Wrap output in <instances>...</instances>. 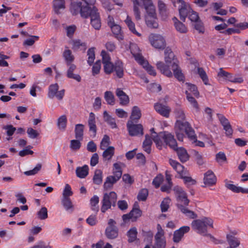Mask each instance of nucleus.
Segmentation results:
<instances>
[{
    "label": "nucleus",
    "mask_w": 248,
    "mask_h": 248,
    "mask_svg": "<svg viewBox=\"0 0 248 248\" xmlns=\"http://www.w3.org/2000/svg\"><path fill=\"white\" fill-rule=\"evenodd\" d=\"M174 26L178 32L181 33H185L187 32V29L186 26L181 22L179 21L176 17L172 18Z\"/></svg>",
    "instance_id": "473e14b6"
},
{
    "label": "nucleus",
    "mask_w": 248,
    "mask_h": 248,
    "mask_svg": "<svg viewBox=\"0 0 248 248\" xmlns=\"http://www.w3.org/2000/svg\"><path fill=\"white\" fill-rule=\"evenodd\" d=\"M99 197L96 196H93L90 200V204L91 206V209L92 210L97 212L99 208L98 204L99 203Z\"/></svg>",
    "instance_id": "864d4df0"
},
{
    "label": "nucleus",
    "mask_w": 248,
    "mask_h": 248,
    "mask_svg": "<svg viewBox=\"0 0 248 248\" xmlns=\"http://www.w3.org/2000/svg\"><path fill=\"white\" fill-rule=\"evenodd\" d=\"M106 235L108 239H114L118 235L117 227H108L106 229Z\"/></svg>",
    "instance_id": "72a5a7b5"
},
{
    "label": "nucleus",
    "mask_w": 248,
    "mask_h": 248,
    "mask_svg": "<svg viewBox=\"0 0 248 248\" xmlns=\"http://www.w3.org/2000/svg\"><path fill=\"white\" fill-rule=\"evenodd\" d=\"M133 4V12L136 20L141 19L140 7L144 5L147 0H131Z\"/></svg>",
    "instance_id": "a211bd4d"
},
{
    "label": "nucleus",
    "mask_w": 248,
    "mask_h": 248,
    "mask_svg": "<svg viewBox=\"0 0 248 248\" xmlns=\"http://www.w3.org/2000/svg\"><path fill=\"white\" fill-rule=\"evenodd\" d=\"M124 66L122 62L120 61H117L115 62L114 66L113 71H115L116 75L119 78H122L124 76Z\"/></svg>",
    "instance_id": "2f4dec72"
},
{
    "label": "nucleus",
    "mask_w": 248,
    "mask_h": 248,
    "mask_svg": "<svg viewBox=\"0 0 248 248\" xmlns=\"http://www.w3.org/2000/svg\"><path fill=\"white\" fill-rule=\"evenodd\" d=\"M63 57L66 61V64L72 63V62L74 60V57L72 54L71 51L69 49H66L64 51L63 53Z\"/></svg>",
    "instance_id": "603ef678"
},
{
    "label": "nucleus",
    "mask_w": 248,
    "mask_h": 248,
    "mask_svg": "<svg viewBox=\"0 0 248 248\" xmlns=\"http://www.w3.org/2000/svg\"><path fill=\"white\" fill-rule=\"evenodd\" d=\"M87 18L90 17V23L92 26L96 30L100 29L101 21L100 14L97 8L95 6L91 7L88 12Z\"/></svg>",
    "instance_id": "1a4fd4ad"
},
{
    "label": "nucleus",
    "mask_w": 248,
    "mask_h": 248,
    "mask_svg": "<svg viewBox=\"0 0 248 248\" xmlns=\"http://www.w3.org/2000/svg\"><path fill=\"white\" fill-rule=\"evenodd\" d=\"M154 108L161 115L166 118L169 117L171 109L169 106L156 103L154 105Z\"/></svg>",
    "instance_id": "dca6fc26"
},
{
    "label": "nucleus",
    "mask_w": 248,
    "mask_h": 248,
    "mask_svg": "<svg viewBox=\"0 0 248 248\" xmlns=\"http://www.w3.org/2000/svg\"><path fill=\"white\" fill-rule=\"evenodd\" d=\"M157 68L167 77L171 78L173 75L179 81H184L185 78L178 65V61L175 58L173 53L170 49L165 51V62H158L156 63Z\"/></svg>",
    "instance_id": "f257e3e1"
},
{
    "label": "nucleus",
    "mask_w": 248,
    "mask_h": 248,
    "mask_svg": "<svg viewBox=\"0 0 248 248\" xmlns=\"http://www.w3.org/2000/svg\"><path fill=\"white\" fill-rule=\"evenodd\" d=\"M84 125L82 124H77L75 125V138L78 140H82L83 137Z\"/></svg>",
    "instance_id": "e433bc0d"
},
{
    "label": "nucleus",
    "mask_w": 248,
    "mask_h": 248,
    "mask_svg": "<svg viewBox=\"0 0 248 248\" xmlns=\"http://www.w3.org/2000/svg\"><path fill=\"white\" fill-rule=\"evenodd\" d=\"M93 182L96 185H100L103 180V172L100 170H96L93 177Z\"/></svg>",
    "instance_id": "49530a36"
},
{
    "label": "nucleus",
    "mask_w": 248,
    "mask_h": 248,
    "mask_svg": "<svg viewBox=\"0 0 248 248\" xmlns=\"http://www.w3.org/2000/svg\"><path fill=\"white\" fill-rule=\"evenodd\" d=\"M129 48L135 60L139 63L145 59L142 56L140 50L137 44L134 43L130 44Z\"/></svg>",
    "instance_id": "6ab92c4d"
},
{
    "label": "nucleus",
    "mask_w": 248,
    "mask_h": 248,
    "mask_svg": "<svg viewBox=\"0 0 248 248\" xmlns=\"http://www.w3.org/2000/svg\"><path fill=\"white\" fill-rule=\"evenodd\" d=\"M216 160L219 165H222L227 162L225 154L222 152H218L216 155Z\"/></svg>",
    "instance_id": "6e6d98bb"
},
{
    "label": "nucleus",
    "mask_w": 248,
    "mask_h": 248,
    "mask_svg": "<svg viewBox=\"0 0 248 248\" xmlns=\"http://www.w3.org/2000/svg\"><path fill=\"white\" fill-rule=\"evenodd\" d=\"M231 75V74L226 72L223 70L222 68H220L219 72H218L217 77L219 78H223L224 79L229 80Z\"/></svg>",
    "instance_id": "e2e57ef3"
},
{
    "label": "nucleus",
    "mask_w": 248,
    "mask_h": 248,
    "mask_svg": "<svg viewBox=\"0 0 248 248\" xmlns=\"http://www.w3.org/2000/svg\"><path fill=\"white\" fill-rule=\"evenodd\" d=\"M130 215L132 216V221H135L138 218L141 216V212L139 208L133 209L130 212Z\"/></svg>",
    "instance_id": "338daca9"
},
{
    "label": "nucleus",
    "mask_w": 248,
    "mask_h": 248,
    "mask_svg": "<svg viewBox=\"0 0 248 248\" xmlns=\"http://www.w3.org/2000/svg\"><path fill=\"white\" fill-rule=\"evenodd\" d=\"M170 199L169 198H165L161 202L160 207L162 212H166L170 207Z\"/></svg>",
    "instance_id": "052dcab7"
},
{
    "label": "nucleus",
    "mask_w": 248,
    "mask_h": 248,
    "mask_svg": "<svg viewBox=\"0 0 248 248\" xmlns=\"http://www.w3.org/2000/svg\"><path fill=\"white\" fill-rule=\"evenodd\" d=\"M146 24L148 27L151 28H157L158 27V23L157 22V16L148 18L145 17Z\"/></svg>",
    "instance_id": "de8ad7c7"
},
{
    "label": "nucleus",
    "mask_w": 248,
    "mask_h": 248,
    "mask_svg": "<svg viewBox=\"0 0 248 248\" xmlns=\"http://www.w3.org/2000/svg\"><path fill=\"white\" fill-rule=\"evenodd\" d=\"M59 88V87L57 83L51 84L48 88L47 97L50 99H53L54 97H56L58 100H62L64 95L65 90L62 89L58 91Z\"/></svg>",
    "instance_id": "ddd939ff"
},
{
    "label": "nucleus",
    "mask_w": 248,
    "mask_h": 248,
    "mask_svg": "<svg viewBox=\"0 0 248 248\" xmlns=\"http://www.w3.org/2000/svg\"><path fill=\"white\" fill-rule=\"evenodd\" d=\"M186 98L188 102L197 111H198L199 105L196 99L191 95L188 91H186Z\"/></svg>",
    "instance_id": "5fc2aeb1"
},
{
    "label": "nucleus",
    "mask_w": 248,
    "mask_h": 248,
    "mask_svg": "<svg viewBox=\"0 0 248 248\" xmlns=\"http://www.w3.org/2000/svg\"><path fill=\"white\" fill-rule=\"evenodd\" d=\"M68 67V69L67 71V77L70 78H73L78 82H80L81 81V77L78 74H74L73 72L76 69V66L73 64L70 63L69 64H67Z\"/></svg>",
    "instance_id": "393cba45"
},
{
    "label": "nucleus",
    "mask_w": 248,
    "mask_h": 248,
    "mask_svg": "<svg viewBox=\"0 0 248 248\" xmlns=\"http://www.w3.org/2000/svg\"><path fill=\"white\" fill-rule=\"evenodd\" d=\"M158 7L162 19L166 20L170 14L166 5L162 0H159L158 1Z\"/></svg>",
    "instance_id": "b1692460"
},
{
    "label": "nucleus",
    "mask_w": 248,
    "mask_h": 248,
    "mask_svg": "<svg viewBox=\"0 0 248 248\" xmlns=\"http://www.w3.org/2000/svg\"><path fill=\"white\" fill-rule=\"evenodd\" d=\"M169 133L167 132H164L163 134H160L159 135H157L156 137H155L153 139L154 142L155 143L156 146L159 149H161V147L163 144L162 140L160 139V137H161L164 140V143L166 144L165 142L163 137L164 136L165 133Z\"/></svg>",
    "instance_id": "4d7b16f0"
},
{
    "label": "nucleus",
    "mask_w": 248,
    "mask_h": 248,
    "mask_svg": "<svg viewBox=\"0 0 248 248\" xmlns=\"http://www.w3.org/2000/svg\"><path fill=\"white\" fill-rule=\"evenodd\" d=\"M126 126L129 134L131 136H137L143 134V126L141 124H134L132 121H129Z\"/></svg>",
    "instance_id": "4468645a"
},
{
    "label": "nucleus",
    "mask_w": 248,
    "mask_h": 248,
    "mask_svg": "<svg viewBox=\"0 0 248 248\" xmlns=\"http://www.w3.org/2000/svg\"><path fill=\"white\" fill-rule=\"evenodd\" d=\"M110 28L116 38L119 40L123 39V36L121 33V28L119 25L115 24Z\"/></svg>",
    "instance_id": "a18cd8bd"
},
{
    "label": "nucleus",
    "mask_w": 248,
    "mask_h": 248,
    "mask_svg": "<svg viewBox=\"0 0 248 248\" xmlns=\"http://www.w3.org/2000/svg\"><path fill=\"white\" fill-rule=\"evenodd\" d=\"M163 138L167 145L176 151L177 155L182 162H185L188 160L189 155L186 150L183 147L177 148L176 141L171 134L165 133Z\"/></svg>",
    "instance_id": "39448f33"
},
{
    "label": "nucleus",
    "mask_w": 248,
    "mask_h": 248,
    "mask_svg": "<svg viewBox=\"0 0 248 248\" xmlns=\"http://www.w3.org/2000/svg\"><path fill=\"white\" fill-rule=\"evenodd\" d=\"M53 2L54 10L57 14H59L60 10L65 8L64 0H54Z\"/></svg>",
    "instance_id": "ea45409f"
},
{
    "label": "nucleus",
    "mask_w": 248,
    "mask_h": 248,
    "mask_svg": "<svg viewBox=\"0 0 248 248\" xmlns=\"http://www.w3.org/2000/svg\"><path fill=\"white\" fill-rule=\"evenodd\" d=\"M124 22L132 33L138 36H141V34L136 30L135 23L132 21L131 18L128 15L127 16L126 19L124 20Z\"/></svg>",
    "instance_id": "cd10ccee"
},
{
    "label": "nucleus",
    "mask_w": 248,
    "mask_h": 248,
    "mask_svg": "<svg viewBox=\"0 0 248 248\" xmlns=\"http://www.w3.org/2000/svg\"><path fill=\"white\" fill-rule=\"evenodd\" d=\"M141 113L140 109L137 106H134L132 109L130 119L132 120H138L141 117Z\"/></svg>",
    "instance_id": "09e8293b"
},
{
    "label": "nucleus",
    "mask_w": 248,
    "mask_h": 248,
    "mask_svg": "<svg viewBox=\"0 0 248 248\" xmlns=\"http://www.w3.org/2000/svg\"><path fill=\"white\" fill-rule=\"evenodd\" d=\"M197 73L205 85H209L208 76L202 68L198 67Z\"/></svg>",
    "instance_id": "8fccbe9b"
},
{
    "label": "nucleus",
    "mask_w": 248,
    "mask_h": 248,
    "mask_svg": "<svg viewBox=\"0 0 248 248\" xmlns=\"http://www.w3.org/2000/svg\"><path fill=\"white\" fill-rule=\"evenodd\" d=\"M120 172H117L116 174L110 175L107 177L104 184L105 189L110 188L114 184L116 183L121 178Z\"/></svg>",
    "instance_id": "aec40b11"
},
{
    "label": "nucleus",
    "mask_w": 248,
    "mask_h": 248,
    "mask_svg": "<svg viewBox=\"0 0 248 248\" xmlns=\"http://www.w3.org/2000/svg\"><path fill=\"white\" fill-rule=\"evenodd\" d=\"M152 144V140L150 136L149 135L145 136V139L143 142V150L148 154L151 153V146Z\"/></svg>",
    "instance_id": "a19ab883"
},
{
    "label": "nucleus",
    "mask_w": 248,
    "mask_h": 248,
    "mask_svg": "<svg viewBox=\"0 0 248 248\" xmlns=\"http://www.w3.org/2000/svg\"><path fill=\"white\" fill-rule=\"evenodd\" d=\"M186 85L189 91L192 93V94L196 97H198L199 93L198 91L197 87L194 85L189 83H186Z\"/></svg>",
    "instance_id": "0e129e2a"
},
{
    "label": "nucleus",
    "mask_w": 248,
    "mask_h": 248,
    "mask_svg": "<svg viewBox=\"0 0 248 248\" xmlns=\"http://www.w3.org/2000/svg\"><path fill=\"white\" fill-rule=\"evenodd\" d=\"M192 154L199 165H202L204 163L202 155L200 153L196 150H193Z\"/></svg>",
    "instance_id": "774afa93"
},
{
    "label": "nucleus",
    "mask_w": 248,
    "mask_h": 248,
    "mask_svg": "<svg viewBox=\"0 0 248 248\" xmlns=\"http://www.w3.org/2000/svg\"><path fill=\"white\" fill-rule=\"evenodd\" d=\"M109 137L107 135H104L100 143V149L101 150H105L109 144Z\"/></svg>",
    "instance_id": "69168bd1"
},
{
    "label": "nucleus",
    "mask_w": 248,
    "mask_h": 248,
    "mask_svg": "<svg viewBox=\"0 0 248 248\" xmlns=\"http://www.w3.org/2000/svg\"><path fill=\"white\" fill-rule=\"evenodd\" d=\"M77 176L80 178H85L89 173V167L87 165L77 167L76 170Z\"/></svg>",
    "instance_id": "7c9ffc66"
},
{
    "label": "nucleus",
    "mask_w": 248,
    "mask_h": 248,
    "mask_svg": "<svg viewBox=\"0 0 248 248\" xmlns=\"http://www.w3.org/2000/svg\"><path fill=\"white\" fill-rule=\"evenodd\" d=\"M190 231V227L187 226H184L176 230L173 233V241L175 243L179 242L184 234Z\"/></svg>",
    "instance_id": "f3484780"
},
{
    "label": "nucleus",
    "mask_w": 248,
    "mask_h": 248,
    "mask_svg": "<svg viewBox=\"0 0 248 248\" xmlns=\"http://www.w3.org/2000/svg\"><path fill=\"white\" fill-rule=\"evenodd\" d=\"M116 95L120 99V104L121 105H126L128 104L129 99L128 96L120 88H118L116 90Z\"/></svg>",
    "instance_id": "a878e982"
},
{
    "label": "nucleus",
    "mask_w": 248,
    "mask_h": 248,
    "mask_svg": "<svg viewBox=\"0 0 248 248\" xmlns=\"http://www.w3.org/2000/svg\"><path fill=\"white\" fill-rule=\"evenodd\" d=\"M169 163L177 173L180 174L181 178L184 180L186 185L189 186L196 184V180L189 176L187 170L183 166L172 159H170Z\"/></svg>",
    "instance_id": "423d86ee"
},
{
    "label": "nucleus",
    "mask_w": 248,
    "mask_h": 248,
    "mask_svg": "<svg viewBox=\"0 0 248 248\" xmlns=\"http://www.w3.org/2000/svg\"><path fill=\"white\" fill-rule=\"evenodd\" d=\"M151 45L156 49H164L166 46L164 37L158 34H151L149 37Z\"/></svg>",
    "instance_id": "f8f14e48"
},
{
    "label": "nucleus",
    "mask_w": 248,
    "mask_h": 248,
    "mask_svg": "<svg viewBox=\"0 0 248 248\" xmlns=\"http://www.w3.org/2000/svg\"><path fill=\"white\" fill-rule=\"evenodd\" d=\"M173 190L175 193L177 201V207L185 215L191 218H195L197 217L196 214L194 212L188 209L184 205H187L189 202L187 198L186 194L183 188L179 186L174 187Z\"/></svg>",
    "instance_id": "f03ea898"
},
{
    "label": "nucleus",
    "mask_w": 248,
    "mask_h": 248,
    "mask_svg": "<svg viewBox=\"0 0 248 248\" xmlns=\"http://www.w3.org/2000/svg\"><path fill=\"white\" fill-rule=\"evenodd\" d=\"M225 186L229 189L232 190V191L236 193L241 192H246V191L243 190V188L240 186H237L235 185L232 184H230L228 183V181L227 180H225Z\"/></svg>",
    "instance_id": "37998d69"
},
{
    "label": "nucleus",
    "mask_w": 248,
    "mask_h": 248,
    "mask_svg": "<svg viewBox=\"0 0 248 248\" xmlns=\"http://www.w3.org/2000/svg\"><path fill=\"white\" fill-rule=\"evenodd\" d=\"M90 7L91 6H84L79 1H72L71 3L70 11L73 15L76 16L80 14L82 17L87 18Z\"/></svg>",
    "instance_id": "6e6552de"
},
{
    "label": "nucleus",
    "mask_w": 248,
    "mask_h": 248,
    "mask_svg": "<svg viewBox=\"0 0 248 248\" xmlns=\"http://www.w3.org/2000/svg\"><path fill=\"white\" fill-rule=\"evenodd\" d=\"M117 201V194L115 192L111 191L109 193H106L104 194L102 201V206L101 211L105 213L111 207L115 206Z\"/></svg>",
    "instance_id": "0eeeda50"
},
{
    "label": "nucleus",
    "mask_w": 248,
    "mask_h": 248,
    "mask_svg": "<svg viewBox=\"0 0 248 248\" xmlns=\"http://www.w3.org/2000/svg\"><path fill=\"white\" fill-rule=\"evenodd\" d=\"M171 2L175 7L178 8L181 20L185 21L191 10L189 5L183 0H171Z\"/></svg>",
    "instance_id": "9d476101"
},
{
    "label": "nucleus",
    "mask_w": 248,
    "mask_h": 248,
    "mask_svg": "<svg viewBox=\"0 0 248 248\" xmlns=\"http://www.w3.org/2000/svg\"><path fill=\"white\" fill-rule=\"evenodd\" d=\"M227 240L230 246L229 248H236L238 247L240 244L239 239L232 234L227 235Z\"/></svg>",
    "instance_id": "bb28decb"
},
{
    "label": "nucleus",
    "mask_w": 248,
    "mask_h": 248,
    "mask_svg": "<svg viewBox=\"0 0 248 248\" xmlns=\"http://www.w3.org/2000/svg\"><path fill=\"white\" fill-rule=\"evenodd\" d=\"M38 217L41 220H44L47 218V210L46 207H43L37 212Z\"/></svg>",
    "instance_id": "bf43d9fd"
},
{
    "label": "nucleus",
    "mask_w": 248,
    "mask_h": 248,
    "mask_svg": "<svg viewBox=\"0 0 248 248\" xmlns=\"http://www.w3.org/2000/svg\"><path fill=\"white\" fill-rule=\"evenodd\" d=\"M104 121L110 126L111 128H116L117 125L116 123L115 119L110 116L107 111L103 113Z\"/></svg>",
    "instance_id": "c756f323"
},
{
    "label": "nucleus",
    "mask_w": 248,
    "mask_h": 248,
    "mask_svg": "<svg viewBox=\"0 0 248 248\" xmlns=\"http://www.w3.org/2000/svg\"><path fill=\"white\" fill-rule=\"evenodd\" d=\"M137 233V230L135 227L131 228L127 233L128 237V242L131 243L136 240Z\"/></svg>",
    "instance_id": "3c124183"
},
{
    "label": "nucleus",
    "mask_w": 248,
    "mask_h": 248,
    "mask_svg": "<svg viewBox=\"0 0 248 248\" xmlns=\"http://www.w3.org/2000/svg\"><path fill=\"white\" fill-rule=\"evenodd\" d=\"M73 195V192L69 184H66L62 193V198H70L69 197Z\"/></svg>",
    "instance_id": "680f3d73"
},
{
    "label": "nucleus",
    "mask_w": 248,
    "mask_h": 248,
    "mask_svg": "<svg viewBox=\"0 0 248 248\" xmlns=\"http://www.w3.org/2000/svg\"><path fill=\"white\" fill-rule=\"evenodd\" d=\"M61 203L65 211L70 213L73 212L74 207L70 198H62Z\"/></svg>",
    "instance_id": "c85d7f7f"
},
{
    "label": "nucleus",
    "mask_w": 248,
    "mask_h": 248,
    "mask_svg": "<svg viewBox=\"0 0 248 248\" xmlns=\"http://www.w3.org/2000/svg\"><path fill=\"white\" fill-rule=\"evenodd\" d=\"M176 121H183L186 120L184 110L181 108H177L174 110Z\"/></svg>",
    "instance_id": "79ce46f5"
},
{
    "label": "nucleus",
    "mask_w": 248,
    "mask_h": 248,
    "mask_svg": "<svg viewBox=\"0 0 248 248\" xmlns=\"http://www.w3.org/2000/svg\"><path fill=\"white\" fill-rule=\"evenodd\" d=\"M218 118L223 126L224 129L226 131V134L227 136H231L232 134V129L230 122L224 116L222 115H218Z\"/></svg>",
    "instance_id": "412c9836"
},
{
    "label": "nucleus",
    "mask_w": 248,
    "mask_h": 248,
    "mask_svg": "<svg viewBox=\"0 0 248 248\" xmlns=\"http://www.w3.org/2000/svg\"><path fill=\"white\" fill-rule=\"evenodd\" d=\"M139 64L146 70L149 74L153 76H155L156 75V72L154 67L150 65L148 61L145 59L141 61L140 63H139Z\"/></svg>",
    "instance_id": "f704fd0d"
},
{
    "label": "nucleus",
    "mask_w": 248,
    "mask_h": 248,
    "mask_svg": "<svg viewBox=\"0 0 248 248\" xmlns=\"http://www.w3.org/2000/svg\"><path fill=\"white\" fill-rule=\"evenodd\" d=\"M104 98L107 104L113 106L115 104V99L113 93L110 91H106L104 93Z\"/></svg>",
    "instance_id": "c03bdc74"
},
{
    "label": "nucleus",
    "mask_w": 248,
    "mask_h": 248,
    "mask_svg": "<svg viewBox=\"0 0 248 248\" xmlns=\"http://www.w3.org/2000/svg\"><path fill=\"white\" fill-rule=\"evenodd\" d=\"M145 5H143L146 11L144 17L148 18L156 17V13L155 6L154 5L152 0H147Z\"/></svg>",
    "instance_id": "2eb2a0df"
},
{
    "label": "nucleus",
    "mask_w": 248,
    "mask_h": 248,
    "mask_svg": "<svg viewBox=\"0 0 248 248\" xmlns=\"http://www.w3.org/2000/svg\"><path fill=\"white\" fill-rule=\"evenodd\" d=\"M157 232L155 236V243L153 248H165L166 240L164 236V232L160 224L157 225Z\"/></svg>",
    "instance_id": "9b49d317"
},
{
    "label": "nucleus",
    "mask_w": 248,
    "mask_h": 248,
    "mask_svg": "<svg viewBox=\"0 0 248 248\" xmlns=\"http://www.w3.org/2000/svg\"><path fill=\"white\" fill-rule=\"evenodd\" d=\"M88 60L87 62L89 65H91L94 62L95 59L94 48H90L87 51Z\"/></svg>",
    "instance_id": "13d9d810"
},
{
    "label": "nucleus",
    "mask_w": 248,
    "mask_h": 248,
    "mask_svg": "<svg viewBox=\"0 0 248 248\" xmlns=\"http://www.w3.org/2000/svg\"><path fill=\"white\" fill-rule=\"evenodd\" d=\"M90 131L93 133L92 136L94 137L96 134V125L95 121V116L93 112H90L88 121Z\"/></svg>",
    "instance_id": "5701e85b"
},
{
    "label": "nucleus",
    "mask_w": 248,
    "mask_h": 248,
    "mask_svg": "<svg viewBox=\"0 0 248 248\" xmlns=\"http://www.w3.org/2000/svg\"><path fill=\"white\" fill-rule=\"evenodd\" d=\"M217 178L212 170H208L204 173L203 182L205 185L212 186L216 184Z\"/></svg>",
    "instance_id": "4be33fe9"
},
{
    "label": "nucleus",
    "mask_w": 248,
    "mask_h": 248,
    "mask_svg": "<svg viewBox=\"0 0 248 248\" xmlns=\"http://www.w3.org/2000/svg\"><path fill=\"white\" fill-rule=\"evenodd\" d=\"M86 47V44L82 42L80 40H74L72 41V48L75 50L79 49L85 50Z\"/></svg>",
    "instance_id": "c9c22d12"
},
{
    "label": "nucleus",
    "mask_w": 248,
    "mask_h": 248,
    "mask_svg": "<svg viewBox=\"0 0 248 248\" xmlns=\"http://www.w3.org/2000/svg\"><path fill=\"white\" fill-rule=\"evenodd\" d=\"M67 118L66 115H63L60 116L57 120V126L59 130L63 131L65 130L67 125Z\"/></svg>",
    "instance_id": "58836bf2"
},
{
    "label": "nucleus",
    "mask_w": 248,
    "mask_h": 248,
    "mask_svg": "<svg viewBox=\"0 0 248 248\" xmlns=\"http://www.w3.org/2000/svg\"><path fill=\"white\" fill-rule=\"evenodd\" d=\"M174 129L176 137L179 141H182L185 133L188 138H194V130L190 124L186 120L183 121H176Z\"/></svg>",
    "instance_id": "7ed1b4c3"
},
{
    "label": "nucleus",
    "mask_w": 248,
    "mask_h": 248,
    "mask_svg": "<svg viewBox=\"0 0 248 248\" xmlns=\"http://www.w3.org/2000/svg\"><path fill=\"white\" fill-rule=\"evenodd\" d=\"M191 227L198 233L211 237V234L207 233V230L209 228H213V220L210 218L205 217L195 219L192 222Z\"/></svg>",
    "instance_id": "20e7f679"
},
{
    "label": "nucleus",
    "mask_w": 248,
    "mask_h": 248,
    "mask_svg": "<svg viewBox=\"0 0 248 248\" xmlns=\"http://www.w3.org/2000/svg\"><path fill=\"white\" fill-rule=\"evenodd\" d=\"M114 147L113 146H109L106 148L103 153V157L105 160H109L111 159L114 155Z\"/></svg>",
    "instance_id": "4c0bfd02"
}]
</instances>
